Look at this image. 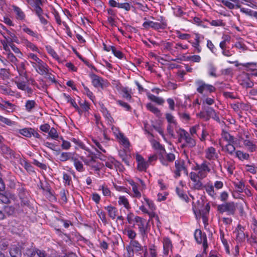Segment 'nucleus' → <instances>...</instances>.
Listing matches in <instances>:
<instances>
[{"instance_id":"052dcab7","label":"nucleus","mask_w":257,"mask_h":257,"mask_svg":"<svg viewBox=\"0 0 257 257\" xmlns=\"http://www.w3.org/2000/svg\"><path fill=\"white\" fill-rule=\"evenodd\" d=\"M59 140H61L62 141L61 147L63 150H68L70 148L71 144L69 142L64 140L62 137H60Z\"/></svg>"},{"instance_id":"338daca9","label":"nucleus","mask_w":257,"mask_h":257,"mask_svg":"<svg viewBox=\"0 0 257 257\" xmlns=\"http://www.w3.org/2000/svg\"><path fill=\"white\" fill-rule=\"evenodd\" d=\"M23 31L27 34L33 36L34 37L38 38V35L28 27H24L23 28Z\"/></svg>"},{"instance_id":"13d9d810","label":"nucleus","mask_w":257,"mask_h":257,"mask_svg":"<svg viewBox=\"0 0 257 257\" xmlns=\"http://www.w3.org/2000/svg\"><path fill=\"white\" fill-rule=\"evenodd\" d=\"M15 83L16 84L17 86L19 89L24 91L27 88L28 85L26 84V83L24 81H15Z\"/></svg>"},{"instance_id":"cd10ccee","label":"nucleus","mask_w":257,"mask_h":257,"mask_svg":"<svg viewBox=\"0 0 257 257\" xmlns=\"http://www.w3.org/2000/svg\"><path fill=\"white\" fill-rule=\"evenodd\" d=\"M150 142L152 143L153 147L157 150L159 152V156L162 154L165 153V149L164 147L161 145L157 141L152 139L150 140Z\"/></svg>"},{"instance_id":"f03ea898","label":"nucleus","mask_w":257,"mask_h":257,"mask_svg":"<svg viewBox=\"0 0 257 257\" xmlns=\"http://www.w3.org/2000/svg\"><path fill=\"white\" fill-rule=\"evenodd\" d=\"M237 203L233 201L226 202L218 205L217 210L221 214L226 212L228 215H234L236 212Z\"/></svg>"},{"instance_id":"3c124183","label":"nucleus","mask_w":257,"mask_h":257,"mask_svg":"<svg viewBox=\"0 0 257 257\" xmlns=\"http://www.w3.org/2000/svg\"><path fill=\"white\" fill-rule=\"evenodd\" d=\"M0 121L9 126L15 124V122L0 115Z\"/></svg>"},{"instance_id":"6ab92c4d","label":"nucleus","mask_w":257,"mask_h":257,"mask_svg":"<svg viewBox=\"0 0 257 257\" xmlns=\"http://www.w3.org/2000/svg\"><path fill=\"white\" fill-rule=\"evenodd\" d=\"M10 254L11 257H22L20 246L19 244L12 245L10 249Z\"/></svg>"},{"instance_id":"0e129e2a","label":"nucleus","mask_w":257,"mask_h":257,"mask_svg":"<svg viewBox=\"0 0 257 257\" xmlns=\"http://www.w3.org/2000/svg\"><path fill=\"white\" fill-rule=\"evenodd\" d=\"M150 255L149 257H156L157 255L156 247L154 244L149 246Z\"/></svg>"},{"instance_id":"603ef678","label":"nucleus","mask_w":257,"mask_h":257,"mask_svg":"<svg viewBox=\"0 0 257 257\" xmlns=\"http://www.w3.org/2000/svg\"><path fill=\"white\" fill-rule=\"evenodd\" d=\"M132 190L133 192V196L137 198H141V193L138 190V185L137 184L132 187Z\"/></svg>"},{"instance_id":"37998d69","label":"nucleus","mask_w":257,"mask_h":257,"mask_svg":"<svg viewBox=\"0 0 257 257\" xmlns=\"http://www.w3.org/2000/svg\"><path fill=\"white\" fill-rule=\"evenodd\" d=\"M22 43H24L27 48H30L33 51H37V47L32 43L29 41L27 39H22Z\"/></svg>"},{"instance_id":"f8f14e48","label":"nucleus","mask_w":257,"mask_h":257,"mask_svg":"<svg viewBox=\"0 0 257 257\" xmlns=\"http://www.w3.org/2000/svg\"><path fill=\"white\" fill-rule=\"evenodd\" d=\"M1 34L7 40L8 43H19L18 37L16 36L14 32H11V31L6 29V32L1 33Z\"/></svg>"},{"instance_id":"72a5a7b5","label":"nucleus","mask_w":257,"mask_h":257,"mask_svg":"<svg viewBox=\"0 0 257 257\" xmlns=\"http://www.w3.org/2000/svg\"><path fill=\"white\" fill-rule=\"evenodd\" d=\"M103 80L100 77L94 75L92 77V84L95 87H102V82Z\"/></svg>"},{"instance_id":"69168bd1","label":"nucleus","mask_w":257,"mask_h":257,"mask_svg":"<svg viewBox=\"0 0 257 257\" xmlns=\"http://www.w3.org/2000/svg\"><path fill=\"white\" fill-rule=\"evenodd\" d=\"M246 170L252 174H255L257 173V167H255L254 165H246Z\"/></svg>"},{"instance_id":"b1692460","label":"nucleus","mask_w":257,"mask_h":257,"mask_svg":"<svg viewBox=\"0 0 257 257\" xmlns=\"http://www.w3.org/2000/svg\"><path fill=\"white\" fill-rule=\"evenodd\" d=\"M104 162L105 165L111 169L116 168V167H118L120 165L119 162L115 160L114 158L112 157L108 158L105 160H104Z\"/></svg>"},{"instance_id":"79ce46f5","label":"nucleus","mask_w":257,"mask_h":257,"mask_svg":"<svg viewBox=\"0 0 257 257\" xmlns=\"http://www.w3.org/2000/svg\"><path fill=\"white\" fill-rule=\"evenodd\" d=\"M72 161L74 162V166L78 171L81 172L84 170L83 164L78 159L74 158Z\"/></svg>"},{"instance_id":"ea45409f","label":"nucleus","mask_w":257,"mask_h":257,"mask_svg":"<svg viewBox=\"0 0 257 257\" xmlns=\"http://www.w3.org/2000/svg\"><path fill=\"white\" fill-rule=\"evenodd\" d=\"M14 11L16 14L17 19L23 20L25 17V15L24 12L21 10L20 8L16 6L14 7Z\"/></svg>"},{"instance_id":"393cba45","label":"nucleus","mask_w":257,"mask_h":257,"mask_svg":"<svg viewBox=\"0 0 257 257\" xmlns=\"http://www.w3.org/2000/svg\"><path fill=\"white\" fill-rule=\"evenodd\" d=\"M204 189H205L207 193L212 198H214L216 196L213 185L210 183H207L204 185Z\"/></svg>"},{"instance_id":"7ed1b4c3","label":"nucleus","mask_w":257,"mask_h":257,"mask_svg":"<svg viewBox=\"0 0 257 257\" xmlns=\"http://www.w3.org/2000/svg\"><path fill=\"white\" fill-rule=\"evenodd\" d=\"M210 163L207 160H204L202 163L197 164L194 167V170L197 171L200 176V179H203L206 178L208 173L211 172V168L210 167Z\"/></svg>"},{"instance_id":"bb28decb","label":"nucleus","mask_w":257,"mask_h":257,"mask_svg":"<svg viewBox=\"0 0 257 257\" xmlns=\"http://www.w3.org/2000/svg\"><path fill=\"white\" fill-rule=\"evenodd\" d=\"M59 155V160L62 162H65L69 160H73L74 159V154L71 152L58 153Z\"/></svg>"},{"instance_id":"e2e57ef3","label":"nucleus","mask_w":257,"mask_h":257,"mask_svg":"<svg viewBox=\"0 0 257 257\" xmlns=\"http://www.w3.org/2000/svg\"><path fill=\"white\" fill-rule=\"evenodd\" d=\"M176 34L177 35L178 38L182 40H188L190 38L191 36L188 34H183L181 33L180 31H177Z\"/></svg>"},{"instance_id":"4468645a","label":"nucleus","mask_w":257,"mask_h":257,"mask_svg":"<svg viewBox=\"0 0 257 257\" xmlns=\"http://www.w3.org/2000/svg\"><path fill=\"white\" fill-rule=\"evenodd\" d=\"M126 249L128 252L132 251L133 253L134 251H140L143 249V247L138 241L136 240H132L130 241V245L126 246Z\"/></svg>"},{"instance_id":"412c9836","label":"nucleus","mask_w":257,"mask_h":257,"mask_svg":"<svg viewBox=\"0 0 257 257\" xmlns=\"http://www.w3.org/2000/svg\"><path fill=\"white\" fill-rule=\"evenodd\" d=\"M24 255L26 257H35L37 254V248L32 246L25 247H23Z\"/></svg>"},{"instance_id":"680f3d73","label":"nucleus","mask_w":257,"mask_h":257,"mask_svg":"<svg viewBox=\"0 0 257 257\" xmlns=\"http://www.w3.org/2000/svg\"><path fill=\"white\" fill-rule=\"evenodd\" d=\"M63 182L65 185H70L71 182V178L70 176L68 175L67 174L64 173H63Z\"/></svg>"},{"instance_id":"49530a36","label":"nucleus","mask_w":257,"mask_h":257,"mask_svg":"<svg viewBox=\"0 0 257 257\" xmlns=\"http://www.w3.org/2000/svg\"><path fill=\"white\" fill-rule=\"evenodd\" d=\"M36 105V103L34 100H27L26 102V109L28 111H31Z\"/></svg>"},{"instance_id":"0eeeda50","label":"nucleus","mask_w":257,"mask_h":257,"mask_svg":"<svg viewBox=\"0 0 257 257\" xmlns=\"http://www.w3.org/2000/svg\"><path fill=\"white\" fill-rule=\"evenodd\" d=\"M175 170L174 173L175 177L177 178L181 175V172L183 171L186 175L188 174L187 169L184 166V162L183 160H176L175 162Z\"/></svg>"},{"instance_id":"58836bf2","label":"nucleus","mask_w":257,"mask_h":257,"mask_svg":"<svg viewBox=\"0 0 257 257\" xmlns=\"http://www.w3.org/2000/svg\"><path fill=\"white\" fill-rule=\"evenodd\" d=\"M200 37L198 34L196 35L195 42L192 43V46L195 48V51L196 53H200L201 51V48L200 46Z\"/></svg>"},{"instance_id":"c756f323","label":"nucleus","mask_w":257,"mask_h":257,"mask_svg":"<svg viewBox=\"0 0 257 257\" xmlns=\"http://www.w3.org/2000/svg\"><path fill=\"white\" fill-rule=\"evenodd\" d=\"M243 145L247 149V150L250 152H253L257 150L256 146L252 142L245 140L243 141Z\"/></svg>"},{"instance_id":"de8ad7c7","label":"nucleus","mask_w":257,"mask_h":257,"mask_svg":"<svg viewBox=\"0 0 257 257\" xmlns=\"http://www.w3.org/2000/svg\"><path fill=\"white\" fill-rule=\"evenodd\" d=\"M201 179L197 180L193 182V188L196 190H202L204 189V185L203 184L201 181Z\"/></svg>"},{"instance_id":"ddd939ff","label":"nucleus","mask_w":257,"mask_h":257,"mask_svg":"<svg viewBox=\"0 0 257 257\" xmlns=\"http://www.w3.org/2000/svg\"><path fill=\"white\" fill-rule=\"evenodd\" d=\"M136 160L138 163V169L140 171H146L149 166V162L146 161L140 155L136 156Z\"/></svg>"},{"instance_id":"a19ab883","label":"nucleus","mask_w":257,"mask_h":257,"mask_svg":"<svg viewBox=\"0 0 257 257\" xmlns=\"http://www.w3.org/2000/svg\"><path fill=\"white\" fill-rule=\"evenodd\" d=\"M176 192L178 196L182 200L187 202L189 200V198L187 195L184 193L183 190L179 187H176Z\"/></svg>"},{"instance_id":"c03bdc74","label":"nucleus","mask_w":257,"mask_h":257,"mask_svg":"<svg viewBox=\"0 0 257 257\" xmlns=\"http://www.w3.org/2000/svg\"><path fill=\"white\" fill-rule=\"evenodd\" d=\"M32 128H24L19 130V133L22 135L27 137L31 138L32 137Z\"/></svg>"},{"instance_id":"6e6d98bb","label":"nucleus","mask_w":257,"mask_h":257,"mask_svg":"<svg viewBox=\"0 0 257 257\" xmlns=\"http://www.w3.org/2000/svg\"><path fill=\"white\" fill-rule=\"evenodd\" d=\"M111 50L112 53L117 58L121 59L123 57L122 53L119 50H116L115 47H111Z\"/></svg>"},{"instance_id":"2eb2a0df","label":"nucleus","mask_w":257,"mask_h":257,"mask_svg":"<svg viewBox=\"0 0 257 257\" xmlns=\"http://www.w3.org/2000/svg\"><path fill=\"white\" fill-rule=\"evenodd\" d=\"M164 24L163 23L162 25H159V23L155 22L153 21H145L143 24V26L146 29H149L151 28L155 30H159L160 29H163V27H162Z\"/></svg>"},{"instance_id":"c85d7f7f","label":"nucleus","mask_w":257,"mask_h":257,"mask_svg":"<svg viewBox=\"0 0 257 257\" xmlns=\"http://www.w3.org/2000/svg\"><path fill=\"white\" fill-rule=\"evenodd\" d=\"M84 163L88 166L91 167L94 169V170L99 171L100 170V165L97 163L95 159L91 157L89 160H84Z\"/></svg>"},{"instance_id":"f704fd0d","label":"nucleus","mask_w":257,"mask_h":257,"mask_svg":"<svg viewBox=\"0 0 257 257\" xmlns=\"http://www.w3.org/2000/svg\"><path fill=\"white\" fill-rule=\"evenodd\" d=\"M208 72L209 76L217 77L216 68L212 63H209L207 66Z\"/></svg>"},{"instance_id":"f257e3e1","label":"nucleus","mask_w":257,"mask_h":257,"mask_svg":"<svg viewBox=\"0 0 257 257\" xmlns=\"http://www.w3.org/2000/svg\"><path fill=\"white\" fill-rule=\"evenodd\" d=\"M27 2L31 6L32 11L39 18L41 23L42 25H46L48 24V21L45 18L44 16L49 18V17L47 14H45L43 10L41 8V6L43 5L41 0H34V2H31L30 0H27Z\"/></svg>"},{"instance_id":"dca6fc26","label":"nucleus","mask_w":257,"mask_h":257,"mask_svg":"<svg viewBox=\"0 0 257 257\" xmlns=\"http://www.w3.org/2000/svg\"><path fill=\"white\" fill-rule=\"evenodd\" d=\"M222 3L230 9L240 8L239 0H221Z\"/></svg>"},{"instance_id":"4d7b16f0","label":"nucleus","mask_w":257,"mask_h":257,"mask_svg":"<svg viewBox=\"0 0 257 257\" xmlns=\"http://www.w3.org/2000/svg\"><path fill=\"white\" fill-rule=\"evenodd\" d=\"M9 46L11 47L12 50L16 53L18 54V57L21 58L23 56V54L21 52L20 49L16 46L13 43H11L9 44Z\"/></svg>"},{"instance_id":"e433bc0d","label":"nucleus","mask_w":257,"mask_h":257,"mask_svg":"<svg viewBox=\"0 0 257 257\" xmlns=\"http://www.w3.org/2000/svg\"><path fill=\"white\" fill-rule=\"evenodd\" d=\"M48 136L52 139L55 140H59L60 138V137L59 136L57 130L54 127H52L50 129L49 131L48 132Z\"/></svg>"},{"instance_id":"7c9ffc66","label":"nucleus","mask_w":257,"mask_h":257,"mask_svg":"<svg viewBox=\"0 0 257 257\" xmlns=\"http://www.w3.org/2000/svg\"><path fill=\"white\" fill-rule=\"evenodd\" d=\"M118 204L119 205L123 206L127 210H129L131 208L128 199L124 196L119 197Z\"/></svg>"},{"instance_id":"774afa93","label":"nucleus","mask_w":257,"mask_h":257,"mask_svg":"<svg viewBox=\"0 0 257 257\" xmlns=\"http://www.w3.org/2000/svg\"><path fill=\"white\" fill-rule=\"evenodd\" d=\"M38 257H50V255L44 250H41L37 248V254Z\"/></svg>"},{"instance_id":"1a4fd4ad","label":"nucleus","mask_w":257,"mask_h":257,"mask_svg":"<svg viewBox=\"0 0 257 257\" xmlns=\"http://www.w3.org/2000/svg\"><path fill=\"white\" fill-rule=\"evenodd\" d=\"M175 159V156L172 153L166 154L165 152V153H162L159 156V160L161 164L165 166H168L169 163L172 162Z\"/></svg>"},{"instance_id":"423d86ee","label":"nucleus","mask_w":257,"mask_h":257,"mask_svg":"<svg viewBox=\"0 0 257 257\" xmlns=\"http://www.w3.org/2000/svg\"><path fill=\"white\" fill-rule=\"evenodd\" d=\"M194 237L198 243L203 244L204 248L203 253L206 254V249L208 247L207 239L206 234L205 233H203L201 230L197 229L194 233Z\"/></svg>"},{"instance_id":"5701e85b","label":"nucleus","mask_w":257,"mask_h":257,"mask_svg":"<svg viewBox=\"0 0 257 257\" xmlns=\"http://www.w3.org/2000/svg\"><path fill=\"white\" fill-rule=\"evenodd\" d=\"M210 208L209 205L208 204H206L203 210L201 209L198 206L196 207L195 209L193 208V211L195 214H196L197 212L198 211L200 215H202L203 221H204L206 219L205 215L209 212Z\"/></svg>"},{"instance_id":"39448f33","label":"nucleus","mask_w":257,"mask_h":257,"mask_svg":"<svg viewBox=\"0 0 257 257\" xmlns=\"http://www.w3.org/2000/svg\"><path fill=\"white\" fill-rule=\"evenodd\" d=\"M195 84L196 86V91L201 94L208 93H211L214 92L216 90L214 86L206 84L202 80H196L195 82Z\"/></svg>"},{"instance_id":"a878e982","label":"nucleus","mask_w":257,"mask_h":257,"mask_svg":"<svg viewBox=\"0 0 257 257\" xmlns=\"http://www.w3.org/2000/svg\"><path fill=\"white\" fill-rule=\"evenodd\" d=\"M16 67V69L18 71L19 75L21 76L26 77H27V73L26 71V66L25 62H21L19 64L16 63L15 65Z\"/></svg>"},{"instance_id":"f3484780","label":"nucleus","mask_w":257,"mask_h":257,"mask_svg":"<svg viewBox=\"0 0 257 257\" xmlns=\"http://www.w3.org/2000/svg\"><path fill=\"white\" fill-rule=\"evenodd\" d=\"M36 71L40 75H45L48 73V66L46 63L42 60L37 64Z\"/></svg>"},{"instance_id":"9b49d317","label":"nucleus","mask_w":257,"mask_h":257,"mask_svg":"<svg viewBox=\"0 0 257 257\" xmlns=\"http://www.w3.org/2000/svg\"><path fill=\"white\" fill-rule=\"evenodd\" d=\"M204 154L205 158L209 161L215 160L218 158L216 149L213 147L206 148L204 151Z\"/></svg>"},{"instance_id":"473e14b6","label":"nucleus","mask_w":257,"mask_h":257,"mask_svg":"<svg viewBox=\"0 0 257 257\" xmlns=\"http://www.w3.org/2000/svg\"><path fill=\"white\" fill-rule=\"evenodd\" d=\"M105 209L107 211L109 216L112 219H114L117 212V208L114 206L109 205L105 207Z\"/></svg>"},{"instance_id":"aec40b11","label":"nucleus","mask_w":257,"mask_h":257,"mask_svg":"<svg viewBox=\"0 0 257 257\" xmlns=\"http://www.w3.org/2000/svg\"><path fill=\"white\" fill-rule=\"evenodd\" d=\"M176 132L178 135V140L180 143H182V142L185 143L190 136L188 132L182 128L178 129Z\"/></svg>"},{"instance_id":"5fc2aeb1","label":"nucleus","mask_w":257,"mask_h":257,"mask_svg":"<svg viewBox=\"0 0 257 257\" xmlns=\"http://www.w3.org/2000/svg\"><path fill=\"white\" fill-rule=\"evenodd\" d=\"M166 118L169 123L175 125H177V122L174 118V117L171 113H166Z\"/></svg>"},{"instance_id":"2f4dec72","label":"nucleus","mask_w":257,"mask_h":257,"mask_svg":"<svg viewBox=\"0 0 257 257\" xmlns=\"http://www.w3.org/2000/svg\"><path fill=\"white\" fill-rule=\"evenodd\" d=\"M196 142L195 139V137L190 136L188 139V140H187L186 142L182 145V147L183 148L187 147L192 148L196 146Z\"/></svg>"},{"instance_id":"c9c22d12","label":"nucleus","mask_w":257,"mask_h":257,"mask_svg":"<svg viewBox=\"0 0 257 257\" xmlns=\"http://www.w3.org/2000/svg\"><path fill=\"white\" fill-rule=\"evenodd\" d=\"M235 156L238 158L239 160L243 161L244 160H248L249 155L248 154L244 153L241 151H237L235 152Z\"/></svg>"},{"instance_id":"864d4df0","label":"nucleus","mask_w":257,"mask_h":257,"mask_svg":"<svg viewBox=\"0 0 257 257\" xmlns=\"http://www.w3.org/2000/svg\"><path fill=\"white\" fill-rule=\"evenodd\" d=\"M9 71L5 68H1L0 69V76L3 79H8L9 77Z\"/></svg>"},{"instance_id":"a211bd4d","label":"nucleus","mask_w":257,"mask_h":257,"mask_svg":"<svg viewBox=\"0 0 257 257\" xmlns=\"http://www.w3.org/2000/svg\"><path fill=\"white\" fill-rule=\"evenodd\" d=\"M244 227L240 224H238L234 233L236 234V238L239 241H242L245 239V235L244 232Z\"/></svg>"},{"instance_id":"8fccbe9b","label":"nucleus","mask_w":257,"mask_h":257,"mask_svg":"<svg viewBox=\"0 0 257 257\" xmlns=\"http://www.w3.org/2000/svg\"><path fill=\"white\" fill-rule=\"evenodd\" d=\"M140 216H135L133 213H130L127 214L126 219L129 224H133L135 225L136 222L135 220H137V218H139Z\"/></svg>"},{"instance_id":"09e8293b","label":"nucleus","mask_w":257,"mask_h":257,"mask_svg":"<svg viewBox=\"0 0 257 257\" xmlns=\"http://www.w3.org/2000/svg\"><path fill=\"white\" fill-rule=\"evenodd\" d=\"M225 150L230 155H233L234 153L235 154V147L232 144L228 143L225 146Z\"/></svg>"},{"instance_id":"a18cd8bd","label":"nucleus","mask_w":257,"mask_h":257,"mask_svg":"<svg viewBox=\"0 0 257 257\" xmlns=\"http://www.w3.org/2000/svg\"><path fill=\"white\" fill-rule=\"evenodd\" d=\"M6 55L8 60L14 65H16L18 60L13 53H12L11 51H9V52L7 53Z\"/></svg>"},{"instance_id":"bf43d9fd","label":"nucleus","mask_w":257,"mask_h":257,"mask_svg":"<svg viewBox=\"0 0 257 257\" xmlns=\"http://www.w3.org/2000/svg\"><path fill=\"white\" fill-rule=\"evenodd\" d=\"M117 8L120 9H124L126 11H128L131 10V5L128 3H119L117 5Z\"/></svg>"},{"instance_id":"6e6552de","label":"nucleus","mask_w":257,"mask_h":257,"mask_svg":"<svg viewBox=\"0 0 257 257\" xmlns=\"http://www.w3.org/2000/svg\"><path fill=\"white\" fill-rule=\"evenodd\" d=\"M142 205L140 206L139 209L143 212H148V209L146 207V206H148L151 210H154L156 209V206L153 202L145 196L143 197L142 200H141Z\"/></svg>"},{"instance_id":"4be33fe9","label":"nucleus","mask_w":257,"mask_h":257,"mask_svg":"<svg viewBox=\"0 0 257 257\" xmlns=\"http://www.w3.org/2000/svg\"><path fill=\"white\" fill-rule=\"evenodd\" d=\"M0 151L7 158H11L14 155V152L9 147L3 143L0 145Z\"/></svg>"},{"instance_id":"4c0bfd02","label":"nucleus","mask_w":257,"mask_h":257,"mask_svg":"<svg viewBox=\"0 0 257 257\" xmlns=\"http://www.w3.org/2000/svg\"><path fill=\"white\" fill-rule=\"evenodd\" d=\"M146 107L148 110L156 114L157 116H159L160 115L161 113L159 109L152 103H148Z\"/></svg>"},{"instance_id":"20e7f679","label":"nucleus","mask_w":257,"mask_h":257,"mask_svg":"<svg viewBox=\"0 0 257 257\" xmlns=\"http://www.w3.org/2000/svg\"><path fill=\"white\" fill-rule=\"evenodd\" d=\"M137 219L136 220H135V225L138 226L139 233L143 238L147 236V234L150 230L149 225L150 220L147 221L146 219L141 217L137 218Z\"/></svg>"},{"instance_id":"9d476101","label":"nucleus","mask_w":257,"mask_h":257,"mask_svg":"<svg viewBox=\"0 0 257 257\" xmlns=\"http://www.w3.org/2000/svg\"><path fill=\"white\" fill-rule=\"evenodd\" d=\"M163 254L164 256H171L172 253V244L171 240L167 237L163 238Z\"/></svg>"}]
</instances>
